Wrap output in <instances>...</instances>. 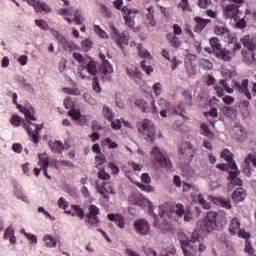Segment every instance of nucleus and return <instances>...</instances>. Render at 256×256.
I'll return each instance as SVG.
<instances>
[{
	"label": "nucleus",
	"instance_id": "obj_49",
	"mask_svg": "<svg viewBox=\"0 0 256 256\" xmlns=\"http://www.w3.org/2000/svg\"><path fill=\"white\" fill-rule=\"evenodd\" d=\"M245 164L246 165H253V167H256V154L250 153L245 158Z\"/></svg>",
	"mask_w": 256,
	"mask_h": 256
},
{
	"label": "nucleus",
	"instance_id": "obj_59",
	"mask_svg": "<svg viewBox=\"0 0 256 256\" xmlns=\"http://www.w3.org/2000/svg\"><path fill=\"white\" fill-rule=\"evenodd\" d=\"M92 87H93L95 93H101V85L99 84V78L97 76L93 77Z\"/></svg>",
	"mask_w": 256,
	"mask_h": 256
},
{
	"label": "nucleus",
	"instance_id": "obj_4",
	"mask_svg": "<svg viewBox=\"0 0 256 256\" xmlns=\"http://www.w3.org/2000/svg\"><path fill=\"white\" fill-rule=\"evenodd\" d=\"M178 155L181 161H184L185 165H189L195 157V149H193L191 142H181L178 149Z\"/></svg>",
	"mask_w": 256,
	"mask_h": 256
},
{
	"label": "nucleus",
	"instance_id": "obj_25",
	"mask_svg": "<svg viewBox=\"0 0 256 256\" xmlns=\"http://www.w3.org/2000/svg\"><path fill=\"white\" fill-rule=\"evenodd\" d=\"M148 13L146 14V25L148 27H155L157 21L155 20V9L153 6L147 8Z\"/></svg>",
	"mask_w": 256,
	"mask_h": 256
},
{
	"label": "nucleus",
	"instance_id": "obj_8",
	"mask_svg": "<svg viewBox=\"0 0 256 256\" xmlns=\"http://www.w3.org/2000/svg\"><path fill=\"white\" fill-rule=\"evenodd\" d=\"M111 31V38L119 49L123 51V47H125V45H129V36L125 35V33H119V30H117L115 26L111 27Z\"/></svg>",
	"mask_w": 256,
	"mask_h": 256
},
{
	"label": "nucleus",
	"instance_id": "obj_58",
	"mask_svg": "<svg viewBox=\"0 0 256 256\" xmlns=\"http://www.w3.org/2000/svg\"><path fill=\"white\" fill-rule=\"evenodd\" d=\"M223 113L226 117H231V115H235L237 113V109L234 107L226 106L223 108Z\"/></svg>",
	"mask_w": 256,
	"mask_h": 256
},
{
	"label": "nucleus",
	"instance_id": "obj_52",
	"mask_svg": "<svg viewBox=\"0 0 256 256\" xmlns=\"http://www.w3.org/2000/svg\"><path fill=\"white\" fill-rule=\"evenodd\" d=\"M98 179L102 181H109L111 179V175L105 171V169H101L98 171Z\"/></svg>",
	"mask_w": 256,
	"mask_h": 256
},
{
	"label": "nucleus",
	"instance_id": "obj_63",
	"mask_svg": "<svg viewBox=\"0 0 256 256\" xmlns=\"http://www.w3.org/2000/svg\"><path fill=\"white\" fill-rule=\"evenodd\" d=\"M237 235L242 239H246V241H249V239H251V234L245 231V229H240Z\"/></svg>",
	"mask_w": 256,
	"mask_h": 256
},
{
	"label": "nucleus",
	"instance_id": "obj_55",
	"mask_svg": "<svg viewBox=\"0 0 256 256\" xmlns=\"http://www.w3.org/2000/svg\"><path fill=\"white\" fill-rule=\"evenodd\" d=\"M100 9H101L104 17H106V19H110L111 15H112L111 9H109V7H107L105 4H101Z\"/></svg>",
	"mask_w": 256,
	"mask_h": 256
},
{
	"label": "nucleus",
	"instance_id": "obj_62",
	"mask_svg": "<svg viewBox=\"0 0 256 256\" xmlns=\"http://www.w3.org/2000/svg\"><path fill=\"white\" fill-rule=\"evenodd\" d=\"M139 189H141V191H145L146 193H151L153 191H155V188H153L151 185H146V184H141V183H137Z\"/></svg>",
	"mask_w": 256,
	"mask_h": 256
},
{
	"label": "nucleus",
	"instance_id": "obj_14",
	"mask_svg": "<svg viewBox=\"0 0 256 256\" xmlns=\"http://www.w3.org/2000/svg\"><path fill=\"white\" fill-rule=\"evenodd\" d=\"M210 199L214 205H217L218 207H222L223 209L227 210L233 209L230 198H225L223 196H210Z\"/></svg>",
	"mask_w": 256,
	"mask_h": 256
},
{
	"label": "nucleus",
	"instance_id": "obj_23",
	"mask_svg": "<svg viewBox=\"0 0 256 256\" xmlns=\"http://www.w3.org/2000/svg\"><path fill=\"white\" fill-rule=\"evenodd\" d=\"M107 217L109 221L116 223L120 229H125V218L121 214L110 213Z\"/></svg>",
	"mask_w": 256,
	"mask_h": 256
},
{
	"label": "nucleus",
	"instance_id": "obj_60",
	"mask_svg": "<svg viewBox=\"0 0 256 256\" xmlns=\"http://www.w3.org/2000/svg\"><path fill=\"white\" fill-rule=\"evenodd\" d=\"M35 24L43 31H47L49 29V24H47L45 20H35Z\"/></svg>",
	"mask_w": 256,
	"mask_h": 256
},
{
	"label": "nucleus",
	"instance_id": "obj_10",
	"mask_svg": "<svg viewBox=\"0 0 256 256\" xmlns=\"http://www.w3.org/2000/svg\"><path fill=\"white\" fill-rule=\"evenodd\" d=\"M123 19L127 27H135V15L139 13L137 9H129L127 6L122 8Z\"/></svg>",
	"mask_w": 256,
	"mask_h": 256
},
{
	"label": "nucleus",
	"instance_id": "obj_15",
	"mask_svg": "<svg viewBox=\"0 0 256 256\" xmlns=\"http://www.w3.org/2000/svg\"><path fill=\"white\" fill-rule=\"evenodd\" d=\"M215 57L224 63H231L233 61V54L227 48H220L215 52Z\"/></svg>",
	"mask_w": 256,
	"mask_h": 256
},
{
	"label": "nucleus",
	"instance_id": "obj_19",
	"mask_svg": "<svg viewBox=\"0 0 256 256\" xmlns=\"http://www.w3.org/2000/svg\"><path fill=\"white\" fill-rule=\"evenodd\" d=\"M234 203H243L247 199V191L243 188H237L232 193Z\"/></svg>",
	"mask_w": 256,
	"mask_h": 256
},
{
	"label": "nucleus",
	"instance_id": "obj_37",
	"mask_svg": "<svg viewBox=\"0 0 256 256\" xmlns=\"http://www.w3.org/2000/svg\"><path fill=\"white\" fill-rule=\"evenodd\" d=\"M103 115L107 121H114L115 119V113L107 105L103 106Z\"/></svg>",
	"mask_w": 256,
	"mask_h": 256
},
{
	"label": "nucleus",
	"instance_id": "obj_28",
	"mask_svg": "<svg viewBox=\"0 0 256 256\" xmlns=\"http://www.w3.org/2000/svg\"><path fill=\"white\" fill-rule=\"evenodd\" d=\"M166 41H168V43L171 45V47H174V49H179V47L182 45L179 37L175 36L173 33H168L166 35Z\"/></svg>",
	"mask_w": 256,
	"mask_h": 256
},
{
	"label": "nucleus",
	"instance_id": "obj_18",
	"mask_svg": "<svg viewBox=\"0 0 256 256\" xmlns=\"http://www.w3.org/2000/svg\"><path fill=\"white\" fill-rule=\"evenodd\" d=\"M240 41L243 47H245V49H248V51H256V38L246 35L242 39H240Z\"/></svg>",
	"mask_w": 256,
	"mask_h": 256
},
{
	"label": "nucleus",
	"instance_id": "obj_30",
	"mask_svg": "<svg viewBox=\"0 0 256 256\" xmlns=\"http://www.w3.org/2000/svg\"><path fill=\"white\" fill-rule=\"evenodd\" d=\"M33 7L37 13H41V11H44V13H51V7L45 2H34Z\"/></svg>",
	"mask_w": 256,
	"mask_h": 256
},
{
	"label": "nucleus",
	"instance_id": "obj_50",
	"mask_svg": "<svg viewBox=\"0 0 256 256\" xmlns=\"http://www.w3.org/2000/svg\"><path fill=\"white\" fill-rule=\"evenodd\" d=\"M38 165L39 167H41V169L45 168V167H49V157H45L43 158L41 154H38Z\"/></svg>",
	"mask_w": 256,
	"mask_h": 256
},
{
	"label": "nucleus",
	"instance_id": "obj_24",
	"mask_svg": "<svg viewBox=\"0 0 256 256\" xmlns=\"http://www.w3.org/2000/svg\"><path fill=\"white\" fill-rule=\"evenodd\" d=\"M214 33L215 35H219L220 37H230L231 31L225 24H217L214 27Z\"/></svg>",
	"mask_w": 256,
	"mask_h": 256
},
{
	"label": "nucleus",
	"instance_id": "obj_12",
	"mask_svg": "<svg viewBox=\"0 0 256 256\" xmlns=\"http://www.w3.org/2000/svg\"><path fill=\"white\" fill-rule=\"evenodd\" d=\"M134 229L138 235H149L151 233V227L149 226V222L145 219H138L134 222Z\"/></svg>",
	"mask_w": 256,
	"mask_h": 256
},
{
	"label": "nucleus",
	"instance_id": "obj_32",
	"mask_svg": "<svg viewBox=\"0 0 256 256\" xmlns=\"http://www.w3.org/2000/svg\"><path fill=\"white\" fill-rule=\"evenodd\" d=\"M49 147L54 153L61 154L63 151H65V145H63V142L59 140H55L53 143H49Z\"/></svg>",
	"mask_w": 256,
	"mask_h": 256
},
{
	"label": "nucleus",
	"instance_id": "obj_44",
	"mask_svg": "<svg viewBox=\"0 0 256 256\" xmlns=\"http://www.w3.org/2000/svg\"><path fill=\"white\" fill-rule=\"evenodd\" d=\"M73 21L75 25H83V22L85 21V17L81 16L80 10L75 11Z\"/></svg>",
	"mask_w": 256,
	"mask_h": 256
},
{
	"label": "nucleus",
	"instance_id": "obj_9",
	"mask_svg": "<svg viewBox=\"0 0 256 256\" xmlns=\"http://www.w3.org/2000/svg\"><path fill=\"white\" fill-rule=\"evenodd\" d=\"M135 106L139 107L143 113H153L154 115L159 113V108L155 106V101H152L149 105L144 99H137L135 101Z\"/></svg>",
	"mask_w": 256,
	"mask_h": 256
},
{
	"label": "nucleus",
	"instance_id": "obj_27",
	"mask_svg": "<svg viewBox=\"0 0 256 256\" xmlns=\"http://www.w3.org/2000/svg\"><path fill=\"white\" fill-rule=\"evenodd\" d=\"M59 45H62L65 51L73 52V51H76V49H78L77 44H75L73 40H69L66 37L63 38V40L59 43Z\"/></svg>",
	"mask_w": 256,
	"mask_h": 256
},
{
	"label": "nucleus",
	"instance_id": "obj_41",
	"mask_svg": "<svg viewBox=\"0 0 256 256\" xmlns=\"http://www.w3.org/2000/svg\"><path fill=\"white\" fill-rule=\"evenodd\" d=\"M68 115L69 117H72L74 121L81 122V120L83 119V117L81 116V110L79 109H71L70 111H68Z\"/></svg>",
	"mask_w": 256,
	"mask_h": 256
},
{
	"label": "nucleus",
	"instance_id": "obj_35",
	"mask_svg": "<svg viewBox=\"0 0 256 256\" xmlns=\"http://www.w3.org/2000/svg\"><path fill=\"white\" fill-rule=\"evenodd\" d=\"M169 211L170 213L174 211L177 217H183V215H185V207L181 203L176 204L175 207L169 206Z\"/></svg>",
	"mask_w": 256,
	"mask_h": 256
},
{
	"label": "nucleus",
	"instance_id": "obj_31",
	"mask_svg": "<svg viewBox=\"0 0 256 256\" xmlns=\"http://www.w3.org/2000/svg\"><path fill=\"white\" fill-rule=\"evenodd\" d=\"M132 201L134 205L139 207H145L147 203H151L147 198L143 197L141 194H135L132 196Z\"/></svg>",
	"mask_w": 256,
	"mask_h": 256
},
{
	"label": "nucleus",
	"instance_id": "obj_57",
	"mask_svg": "<svg viewBox=\"0 0 256 256\" xmlns=\"http://www.w3.org/2000/svg\"><path fill=\"white\" fill-rule=\"evenodd\" d=\"M178 8L182 11H191V6H189V0H181L178 4Z\"/></svg>",
	"mask_w": 256,
	"mask_h": 256
},
{
	"label": "nucleus",
	"instance_id": "obj_29",
	"mask_svg": "<svg viewBox=\"0 0 256 256\" xmlns=\"http://www.w3.org/2000/svg\"><path fill=\"white\" fill-rule=\"evenodd\" d=\"M3 239H9L11 245H15L17 243V237H15V229L13 226H9L4 233Z\"/></svg>",
	"mask_w": 256,
	"mask_h": 256
},
{
	"label": "nucleus",
	"instance_id": "obj_56",
	"mask_svg": "<svg viewBox=\"0 0 256 256\" xmlns=\"http://www.w3.org/2000/svg\"><path fill=\"white\" fill-rule=\"evenodd\" d=\"M170 63H171L170 67H171L172 71H175V69H177V67L179 65H181L183 63V61L179 60V58H177V56H174L172 58V60H170Z\"/></svg>",
	"mask_w": 256,
	"mask_h": 256
},
{
	"label": "nucleus",
	"instance_id": "obj_45",
	"mask_svg": "<svg viewBox=\"0 0 256 256\" xmlns=\"http://www.w3.org/2000/svg\"><path fill=\"white\" fill-rule=\"evenodd\" d=\"M172 113H175L176 115H180V117H184L185 119V115H183V113H185V107L183 106V104L173 106Z\"/></svg>",
	"mask_w": 256,
	"mask_h": 256
},
{
	"label": "nucleus",
	"instance_id": "obj_3",
	"mask_svg": "<svg viewBox=\"0 0 256 256\" xmlns=\"http://www.w3.org/2000/svg\"><path fill=\"white\" fill-rule=\"evenodd\" d=\"M150 157L155 167H162L163 169L170 170L173 167L171 159L167 157L166 153H163L159 147L154 146L150 152Z\"/></svg>",
	"mask_w": 256,
	"mask_h": 256
},
{
	"label": "nucleus",
	"instance_id": "obj_43",
	"mask_svg": "<svg viewBox=\"0 0 256 256\" xmlns=\"http://www.w3.org/2000/svg\"><path fill=\"white\" fill-rule=\"evenodd\" d=\"M138 55L139 57H142V59H149L151 57V54L146 49H143V44H138Z\"/></svg>",
	"mask_w": 256,
	"mask_h": 256
},
{
	"label": "nucleus",
	"instance_id": "obj_33",
	"mask_svg": "<svg viewBox=\"0 0 256 256\" xmlns=\"http://www.w3.org/2000/svg\"><path fill=\"white\" fill-rule=\"evenodd\" d=\"M43 241L45 243V247H47L48 249H53L57 247V240H55V238H53L51 234H46L43 237Z\"/></svg>",
	"mask_w": 256,
	"mask_h": 256
},
{
	"label": "nucleus",
	"instance_id": "obj_16",
	"mask_svg": "<svg viewBox=\"0 0 256 256\" xmlns=\"http://www.w3.org/2000/svg\"><path fill=\"white\" fill-rule=\"evenodd\" d=\"M193 21L195 23L194 33H201L211 23V19H204L199 16L194 17Z\"/></svg>",
	"mask_w": 256,
	"mask_h": 256
},
{
	"label": "nucleus",
	"instance_id": "obj_17",
	"mask_svg": "<svg viewBox=\"0 0 256 256\" xmlns=\"http://www.w3.org/2000/svg\"><path fill=\"white\" fill-rule=\"evenodd\" d=\"M107 187V183H102L99 184L96 182V189L98 191V193H100V195H102V197L104 199H109V193H111L112 195H115V190L113 189V186Z\"/></svg>",
	"mask_w": 256,
	"mask_h": 256
},
{
	"label": "nucleus",
	"instance_id": "obj_54",
	"mask_svg": "<svg viewBox=\"0 0 256 256\" xmlns=\"http://www.w3.org/2000/svg\"><path fill=\"white\" fill-rule=\"evenodd\" d=\"M221 159H225V161H231L233 159V153L229 151V149H224L220 154Z\"/></svg>",
	"mask_w": 256,
	"mask_h": 256
},
{
	"label": "nucleus",
	"instance_id": "obj_26",
	"mask_svg": "<svg viewBox=\"0 0 256 256\" xmlns=\"http://www.w3.org/2000/svg\"><path fill=\"white\" fill-rule=\"evenodd\" d=\"M242 61L246 65H256L255 53L242 50Z\"/></svg>",
	"mask_w": 256,
	"mask_h": 256
},
{
	"label": "nucleus",
	"instance_id": "obj_2",
	"mask_svg": "<svg viewBox=\"0 0 256 256\" xmlns=\"http://www.w3.org/2000/svg\"><path fill=\"white\" fill-rule=\"evenodd\" d=\"M179 241L182 247V251L184 256H195L197 252L203 253L205 247V240L199 233L192 232L189 236H185L184 234L179 235Z\"/></svg>",
	"mask_w": 256,
	"mask_h": 256
},
{
	"label": "nucleus",
	"instance_id": "obj_13",
	"mask_svg": "<svg viewBox=\"0 0 256 256\" xmlns=\"http://www.w3.org/2000/svg\"><path fill=\"white\" fill-rule=\"evenodd\" d=\"M234 4H228L225 8V14L229 19H235L237 17V13L239 11V5H243L245 3L244 0H230Z\"/></svg>",
	"mask_w": 256,
	"mask_h": 256
},
{
	"label": "nucleus",
	"instance_id": "obj_64",
	"mask_svg": "<svg viewBox=\"0 0 256 256\" xmlns=\"http://www.w3.org/2000/svg\"><path fill=\"white\" fill-rule=\"evenodd\" d=\"M58 207L59 209H67L69 207V203L67 202V200H65L64 197H60L58 200Z\"/></svg>",
	"mask_w": 256,
	"mask_h": 256
},
{
	"label": "nucleus",
	"instance_id": "obj_5",
	"mask_svg": "<svg viewBox=\"0 0 256 256\" xmlns=\"http://www.w3.org/2000/svg\"><path fill=\"white\" fill-rule=\"evenodd\" d=\"M217 212H207L206 217L203 219V221H199L198 225H204V229L211 233L213 231H217L219 229V224L217 223Z\"/></svg>",
	"mask_w": 256,
	"mask_h": 256
},
{
	"label": "nucleus",
	"instance_id": "obj_53",
	"mask_svg": "<svg viewBox=\"0 0 256 256\" xmlns=\"http://www.w3.org/2000/svg\"><path fill=\"white\" fill-rule=\"evenodd\" d=\"M182 97H183L186 105L191 106V101H193V96L191 95V92L184 90L182 92Z\"/></svg>",
	"mask_w": 256,
	"mask_h": 256
},
{
	"label": "nucleus",
	"instance_id": "obj_61",
	"mask_svg": "<svg viewBox=\"0 0 256 256\" xmlns=\"http://www.w3.org/2000/svg\"><path fill=\"white\" fill-rule=\"evenodd\" d=\"M201 66L204 69V71H211V69H213V63H211V61L207 59L202 60Z\"/></svg>",
	"mask_w": 256,
	"mask_h": 256
},
{
	"label": "nucleus",
	"instance_id": "obj_6",
	"mask_svg": "<svg viewBox=\"0 0 256 256\" xmlns=\"http://www.w3.org/2000/svg\"><path fill=\"white\" fill-rule=\"evenodd\" d=\"M140 126L142 129L138 128L139 133L145 136L147 142L153 143V141H155V127L151 120H143L140 122Z\"/></svg>",
	"mask_w": 256,
	"mask_h": 256
},
{
	"label": "nucleus",
	"instance_id": "obj_1",
	"mask_svg": "<svg viewBox=\"0 0 256 256\" xmlns=\"http://www.w3.org/2000/svg\"><path fill=\"white\" fill-rule=\"evenodd\" d=\"M214 90L216 91L217 97H223L225 95V91L229 94L237 91V93L244 95V97L249 100L253 99V96H251V92L249 91L248 79H243L242 82L232 80V87H229L227 79H221L217 84H215Z\"/></svg>",
	"mask_w": 256,
	"mask_h": 256
},
{
	"label": "nucleus",
	"instance_id": "obj_51",
	"mask_svg": "<svg viewBox=\"0 0 256 256\" xmlns=\"http://www.w3.org/2000/svg\"><path fill=\"white\" fill-rule=\"evenodd\" d=\"M140 67H141L142 71H145V73H147L148 75H151V73H153V66L147 65L146 60H144L140 63Z\"/></svg>",
	"mask_w": 256,
	"mask_h": 256
},
{
	"label": "nucleus",
	"instance_id": "obj_40",
	"mask_svg": "<svg viewBox=\"0 0 256 256\" xmlns=\"http://www.w3.org/2000/svg\"><path fill=\"white\" fill-rule=\"evenodd\" d=\"M88 211L89 213L85 214V217H98L97 215L101 213V211L95 204L90 205L88 207Z\"/></svg>",
	"mask_w": 256,
	"mask_h": 256
},
{
	"label": "nucleus",
	"instance_id": "obj_38",
	"mask_svg": "<svg viewBox=\"0 0 256 256\" xmlns=\"http://www.w3.org/2000/svg\"><path fill=\"white\" fill-rule=\"evenodd\" d=\"M71 207L75 212L74 216L76 215V217H79L81 220L85 219V210H83L80 205L72 204Z\"/></svg>",
	"mask_w": 256,
	"mask_h": 256
},
{
	"label": "nucleus",
	"instance_id": "obj_22",
	"mask_svg": "<svg viewBox=\"0 0 256 256\" xmlns=\"http://www.w3.org/2000/svg\"><path fill=\"white\" fill-rule=\"evenodd\" d=\"M17 109H19L20 113H24L27 121H37V118H35V109H27L26 107H23L21 104H17Z\"/></svg>",
	"mask_w": 256,
	"mask_h": 256
},
{
	"label": "nucleus",
	"instance_id": "obj_48",
	"mask_svg": "<svg viewBox=\"0 0 256 256\" xmlns=\"http://www.w3.org/2000/svg\"><path fill=\"white\" fill-rule=\"evenodd\" d=\"M245 253H248V255H255V248H253V245L251 244V240L245 241V247H244Z\"/></svg>",
	"mask_w": 256,
	"mask_h": 256
},
{
	"label": "nucleus",
	"instance_id": "obj_39",
	"mask_svg": "<svg viewBox=\"0 0 256 256\" xmlns=\"http://www.w3.org/2000/svg\"><path fill=\"white\" fill-rule=\"evenodd\" d=\"M158 105H164V109H163V107L160 108V115H161V117H167V111H169V109L171 107V103H169L165 100H160Z\"/></svg>",
	"mask_w": 256,
	"mask_h": 256
},
{
	"label": "nucleus",
	"instance_id": "obj_46",
	"mask_svg": "<svg viewBox=\"0 0 256 256\" xmlns=\"http://www.w3.org/2000/svg\"><path fill=\"white\" fill-rule=\"evenodd\" d=\"M94 32L97 33L101 37V39L109 38V35H107V32H105V30H103L102 27L99 25H94Z\"/></svg>",
	"mask_w": 256,
	"mask_h": 256
},
{
	"label": "nucleus",
	"instance_id": "obj_42",
	"mask_svg": "<svg viewBox=\"0 0 256 256\" xmlns=\"http://www.w3.org/2000/svg\"><path fill=\"white\" fill-rule=\"evenodd\" d=\"M210 45L214 51H219L220 49H223V46L221 45V41L217 37L210 39Z\"/></svg>",
	"mask_w": 256,
	"mask_h": 256
},
{
	"label": "nucleus",
	"instance_id": "obj_36",
	"mask_svg": "<svg viewBox=\"0 0 256 256\" xmlns=\"http://www.w3.org/2000/svg\"><path fill=\"white\" fill-rule=\"evenodd\" d=\"M10 123L14 127H20V125H22L25 128V125H27V122L19 117V115H13L10 119Z\"/></svg>",
	"mask_w": 256,
	"mask_h": 256
},
{
	"label": "nucleus",
	"instance_id": "obj_47",
	"mask_svg": "<svg viewBox=\"0 0 256 256\" xmlns=\"http://www.w3.org/2000/svg\"><path fill=\"white\" fill-rule=\"evenodd\" d=\"M86 69L90 75H97V65L95 64V61H90Z\"/></svg>",
	"mask_w": 256,
	"mask_h": 256
},
{
	"label": "nucleus",
	"instance_id": "obj_21",
	"mask_svg": "<svg viewBox=\"0 0 256 256\" xmlns=\"http://www.w3.org/2000/svg\"><path fill=\"white\" fill-rule=\"evenodd\" d=\"M233 137L236 141H245L247 139V130L243 126H235L233 128Z\"/></svg>",
	"mask_w": 256,
	"mask_h": 256
},
{
	"label": "nucleus",
	"instance_id": "obj_7",
	"mask_svg": "<svg viewBox=\"0 0 256 256\" xmlns=\"http://www.w3.org/2000/svg\"><path fill=\"white\" fill-rule=\"evenodd\" d=\"M99 59L102 61V64L99 68V73L102 74L101 79L103 81H111V73H113V66L111 63H109V60H106L105 54L100 53L99 54Z\"/></svg>",
	"mask_w": 256,
	"mask_h": 256
},
{
	"label": "nucleus",
	"instance_id": "obj_20",
	"mask_svg": "<svg viewBox=\"0 0 256 256\" xmlns=\"http://www.w3.org/2000/svg\"><path fill=\"white\" fill-rule=\"evenodd\" d=\"M240 230H241V221L237 217L232 218L230 220L229 227H228V231L230 235H232L233 237L237 235V233H239Z\"/></svg>",
	"mask_w": 256,
	"mask_h": 256
},
{
	"label": "nucleus",
	"instance_id": "obj_11",
	"mask_svg": "<svg viewBox=\"0 0 256 256\" xmlns=\"http://www.w3.org/2000/svg\"><path fill=\"white\" fill-rule=\"evenodd\" d=\"M28 123H30V125H34L36 127V129L33 131V129L28 124H24V129L26 130L29 137H31L32 143L37 145V143H39V131H41V129H43V124L38 125V124L31 122V120H29Z\"/></svg>",
	"mask_w": 256,
	"mask_h": 256
},
{
	"label": "nucleus",
	"instance_id": "obj_34",
	"mask_svg": "<svg viewBox=\"0 0 256 256\" xmlns=\"http://www.w3.org/2000/svg\"><path fill=\"white\" fill-rule=\"evenodd\" d=\"M85 223H88L90 228L94 227L97 229V227L101 225V220L99 219V216H86Z\"/></svg>",
	"mask_w": 256,
	"mask_h": 256
}]
</instances>
